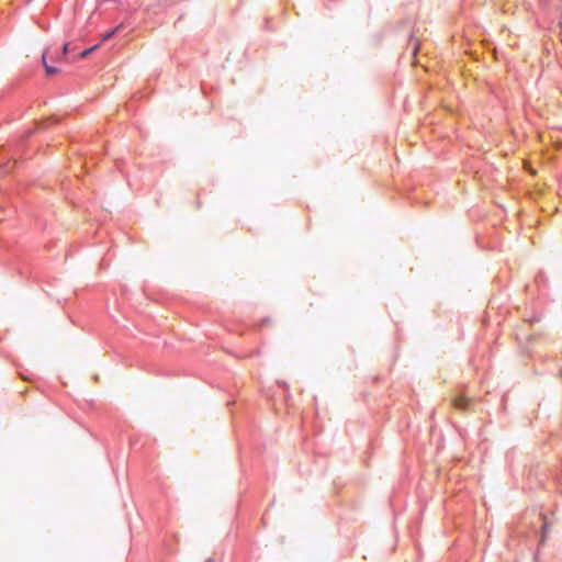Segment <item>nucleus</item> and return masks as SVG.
I'll list each match as a JSON object with an SVG mask.
<instances>
[{
	"instance_id": "39448f33",
	"label": "nucleus",
	"mask_w": 562,
	"mask_h": 562,
	"mask_svg": "<svg viewBox=\"0 0 562 562\" xmlns=\"http://www.w3.org/2000/svg\"><path fill=\"white\" fill-rule=\"evenodd\" d=\"M68 47H69V44L64 45L63 53H61L60 57L65 56L68 53Z\"/></svg>"
},
{
	"instance_id": "7ed1b4c3",
	"label": "nucleus",
	"mask_w": 562,
	"mask_h": 562,
	"mask_svg": "<svg viewBox=\"0 0 562 562\" xmlns=\"http://www.w3.org/2000/svg\"><path fill=\"white\" fill-rule=\"evenodd\" d=\"M120 27H121V26H117V27H115L114 30H112V31H110V32H108V33L103 34V35H102V41L104 42V41L110 40V38H111V37H112V36H113V35H114V34L120 30Z\"/></svg>"
},
{
	"instance_id": "20e7f679",
	"label": "nucleus",
	"mask_w": 562,
	"mask_h": 562,
	"mask_svg": "<svg viewBox=\"0 0 562 562\" xmlns=\"http://www.w3.org/2000/svg\"><path fill=\"white\" fill-rule=\"evenodd\" d=\"M97 47H98V45H94V46H92L91 48L83 50V52L80 54V57H81V58H86V57H87V56H89L93 50H95V49H97Z\"/></svg>"
},
{
	"instance_id": "0eeeda50",
	"label": "nucleus",
	"mask_w": 562,
	"mask_h": 562,
	"mask_svg": "<svg viewBox=\"0 0 562 562\" xmlns=\"http://www.w3.org/2000/svg\"><path fill=\"white\" fill-rule=\"evenodd\" d=\"M0 210H2V206L0 205Z\"/></svg>"
},
{
	"instance_id": "6e6552de",
	"label": "nucleus",
	"mask_w": 562,
	"mask_h": 562,
	"mask_svg": "<svg viewBox=\"0 0 562 562\" xmlns=\"http://www.w3.org/2000/svg\"><path fill=\"white\" fill-rule=\"evenodd\" d=\"M1 220H2V218L0 217V221H1Z\"/></svg>"
},
{
	"instance_id": "f257e3e1",
	"label": "nucleus",
	"mask_w": 562,
	"mask_h": 562,
	"mask_svg": "<svg viewBox=\"0 0 562 562\" xmlns=\"http://www.w3.org/2000/svg\"><path fill=\"white\" fill-rule=\"evenodd\" d=\"M48 58L53 59V56H52V54H50V52H49V50H46V52H44V54H43V56H42L43 65H44V67H45V70H46V74H47V75H49V76H50V75H55V74H57V72H58V69H57V68H55V67H53V66H50V65L47 63V59H48Z\"/></svg>"
},
{
	"instance_id": "f03ea898",
	"label": "nucleus",
	"mask_w": 562,
	"mask_h": 562,
	"mask_svg": "<svg viewBox=\"0 0 562 562\" xmlns=\"http://www.w3.org/2000/svg\"><path fill=\"white\" fill-rule=\"evenodd\" d=\"M468 403H469V400L465 396H457L453 400L454 407L460 408V409L467 408Z\"/></svg>"
},
{
	"instance_id": "423d86ee",
	"label": "nucleus",
	"mask_w": 562,
	"mask_h": 562,
	"mask_svg": "<svg viewBox=\"0 0 562 562\" xmlns=\"http://www.w3.org/2000/svg\"><path fill=\"white\" fill-rule=\"evenodd\" d=\"M205 562H214L213 559H207Z\"/></svg>"
}]
</instances>
